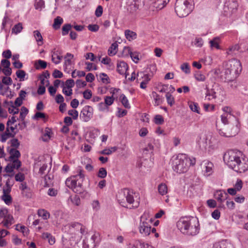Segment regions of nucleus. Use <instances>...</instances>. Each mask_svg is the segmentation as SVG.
<instances>
[{"mask_svg": "<svg viewBox=\"0 0 248 248\" xmlns=\"http://www.w3.org/2000/svg\"><path fill=\"white\" fill-rule=\"evenodd\" d=\"M15 180L17 182H22L25 180V175L23 173L19 172L16 174Z\"/></svg>", "mask_w": 248, "mask_h": 248, "instance_id": "052dcab7", "label": "nucleus"}, {"mask_svg": "<svg viewBox=\"0 0 248 248\" xmlns=\"http://www.w3.org/2000/svg\"><path fill=\"white\" fill-rule=\"evenodd\" d=\"M143 71L138 72L137 74L138 77H140V78H143L142 80L141 81L147 82L148 83L149 81L150 80L151 77L148 76V75H146L145 74Z\"/></svg>", "mask_w": 248, "mask_h": 248, "instance_id": "4c0bfd02", "label": "nucleus"}, {"mask_svg": "<svg viewBox=\"0 0 248 248\" xmlns=\"http://www.w3.org/2000/svg\"><path fill=\"white\" fill-rule=\"evenodd\" d=\"M77 172V174L67 178L65 181V184L69 188L72 189L74 192L80 194L82 193V189L78 190L77 185L78 181L83 182L85 175L83 174V171L80 169L78 170Z\"/></svg>", "mask_w": 248, "mask_h": 248, "instance_id": "6e6552de", "label": "nucleus"}, {"mask_svg": "<svg viewBox=\"0 0 248 248\" xmlns=\"http://www.w3.org/2000/svg\"><path fill=\"white\" fill-rule=\"evenodd\" d=\"M232 248V246L226 241L216 243L212 248Z\"/></svg>", "mask_w": 248, "mask_h": 248, "instance_id": "5701e85b", "label": "nucleus"}, {"mask_svg": "<svg viewBox=\"0 0 248 248\" xmlns=\"http://www.w3.org/2000/svg\"><path fill=\"white\" fill-rule=\"evenodd\" d=\"M38 215L45 220L49 217V213L44 209H39L38 211Z\"/></svg>", "mask_w": 248, "mask_h": 248, "instance_id": "72a5a7b5", "label": "nucleus"}, {"mask_svg": "<svg viewBox=\"0 0 248 248\" xmlns=\"http://www.w3.org/2000/svg\"><path fill=\"white\" fill-rule=\"evenodd\" d=\"M124 34L126 38L129 41L134 40L137 38V33L132 31L127 30L124 31Z\"/></svg>", "mask_w": 248, "mask_h": 248, "instance_id": "b1692460", "label": "nucleus"}, {"mask_svg": "<svg viewBox=\"0 0 248 248\" xmlns=\"http://www.w3.org/2000/svg\"><path fill=\"white\" fill-rule=\"evenodd\" d=\"M220 41V39L218 37H216L214 38L212 40L209 41V43L211 47H215L217 49H220V46L219 45V43Z\"/></svg>", "mask_w": 248, "mask_h": 248, "instance_id": "bb28decb", "label": "nucleus"}, {"mask_svg": "<svg viewBox=\"0 0 248 248\" xmlns=\"http://www.w3.org/2000/svg\"><path fill=\"white\" fill-rule=\"evenodd\" d=\"M33 35L36 41L39 43V45H41L43 44V39L42 37V36L40 32V31L38 30L34 31H33Z\"/></svg>", "mask_w": 248, "mask_h": 248, "instance_id": "2f4dec72", "label": "nucleus"}, {"mask_svg": "<svg viewBox=\"0 0 248 248\" xmlns=\"http://www.w3.org/2000/svg\"><path fill=\"white\" fill-rule=\"evenodd\" d=\"M8 131H9L8 129L7 128L6 132H5V133L4 134L2 135L1 140V142H5L8 138V137H14L15 135L14 134H13L11 133H9V132H7Z\"/></svg>", "mask_w": 248, "mask_h": 248, "instance_id": "4d7b16f0", "label": "nucleus"}, {"mask_svg": "<svg viewBox=\"0 0 248 248\" xmlns=\"http://www.w3.org/2000/svg\"><path fill=\"white\" fill-rule=\"evenodd\" d=\"M12 161V163H8L9 165H11V167H12L13 170L16 169H18L21 165V161L18 159H14L13 160H10Z\"/></svg>", "mask_w": 248, "mask_h": 248, "instance_id": "e433bc0d", "label": "nucleus"}, {"mask_svg": "<svg viewBox=\"0 0 248 248\" xmlns=\"http://www.w3.org/2000/svg\"><path fill=\"white\" fill-rule=\"evenodd\" d=\"M166 97L168 104L170 106H172L175 103L174 98L173 96L170 93L167 92L166 94Z\"/></svg>", "mask_w": 248, "mask_h": 248, "instance_id": "58836bf2", "label": "nucleus"}, {"mask_svg": "<svg viewBox=\"0 0 248 248\" xmlns=\"http://www.w3.org/2000/svg\"><path fill=\"white\" fill-rule=\"evenodd\" d=\"M139 9V4L136 1H133L127 7V10L130 13H134Z\"/></svg>", "mask_w": 248, "mask_h": 248, "instance_id": "a878e982", "label": "nucleus"}, {"mask_svg": "<svg viewBox=\"0 0 248 248\" xmlns=\"http://www.w3.org/2000/svg\"><path fill=\"white\" fill-rule=\"evenodd\" d=\"M100 240L99 233L95 232L90 239L84 241L83 247L84 248H95L99 245Z\"/></svg>", "mask_w": 248, "mask_h": 248, "instance_id": "1a4fd4ad", "label": "nucleus"}, {"mask_svg": "<svg viewBox=\"0 0 248 248\" xmlns=\"http://www.w3.org/2000/svg\"><path fill=\"white\" fill-rule=\"evenodd\" d=\"M201 166L202 172L205 176H209L213 172L214 165L211 162L207 160H203Z\"/></svg>", "mask_w": 248, "mask_h": 248, "instance_id": "9d476101", "label": "nucleus"}, {"mask_svg": "<svg viewBox=\"0 0 248 248\" xmlns=\"http://www.w3.org/2000/svg\"><path fill=\"white\" fill-rule=\"evenodd\" d=\"M21 112L20 113L19 118L22 121H24L26 116L28 113L29 110L28 109L25 107H22L21 109ZM23 124L25 125V123L23 122ZM26 125H25V126Z\"/></svg>", "mask_w": 248, "mask_h": 248, "instance_id": "c9c22d12", "label": "nucleus"}, {"mask_svg": "<svg viewBox=\"0 0 248 248\" xmlns=\"http://www.w3.org/2000/svg\"><path fill=\"white\" fill-rule=\"evenodd\" d=\"M158 190L159 193L161 195H164L168 192L167 186L164 183L159 184L158 186Z\"/></svg>", "mask_w": 248, "mask_h": 248, "instance_id": "7c9ffc66", "label": "nucleus"}, {"mask_svg": "<svg viewBox=\"0 0 248 248\" xmlns=\"http://www.w3.org/2000/svg\"><path fill=\"white\" fill-rule=\"evenodd\" d=\"M120 99L122 104L125 108H130L128 100L124 94H121Z\"/></svg>", "mask_w": 248, "mask_h": 248, "instance_id": "f704fd0d", "label": "nucleus"}, {"mask_svg": "<svg viewBox=\"0 0 248 248\" xmlns=\"http://www.w3.org/2000/svg\"><path fill=\"white\" fill-rule=\"evenodd\" d=\"M68 113L69 115L72 116L74 120L78 118V113L77 110L75 109H71L68 110Z\"/></svg>", "mask_w": 248, "mask_h": 248, "instance_id": "e2e57ef3", "label": "nucleus"}, {"mask_svg": "<svg viewBox=\"0 0 248 248\" xmlns=\"http://www.w3.org/2000/svg\"><path fill=\"white\" fill-rule=\"evenodd\" d=\"M46 62L41 60H38L35 64V66L36 69H45L46 68Z\"/></svg>", "mask_w": 248, "mask_h": 248, "instance_id": "473e14b6", "label": "nucleus"}, {"mask_svg": "<svg viewBox=\"0 0 248 248\" xmlns=\"http://www.w3.org/2000/svg\"><path fill=\"white\" fill-rule=\"evenodd\" d=\"M214 196L218 202H223L227 199L228 195L225 191L219 190L216 192Z\"/></svg>", "mask_w": 248, "mask_h": 248, "instance_id": "f3484780", "label": "nucleus"}, {"mask_svg": "<svg viewBox=\"0 0 248 248\" xmlns=\"http://www.w3.org/2000/svg\"><path fill=\"white\" fill-rule=\"evenodd\" d=\"M192 0H177L175 11L178 16L184 17L188 16L193 10Z\"/></svg>", "mask_w": 248, "mask_h": 248, "instance_id": "39448f33", "label": "nucleus"}, {"mask_svg": "<svg viewBox=\"0 0 248 248\" xmlns=\"http://www.w3.org/2000/svg\"><path fill=\"white\" fill-rule=\"evenodd\" d=\"M239 131V123L238 120L224 125L223 128L218 130L219 135L225 137H232L235 136Z\"/></svg>", "mask_w": 248, "mask_h": 248, "instance_id": "0eeeda50", "label": "nucleus"}, {"mask_svg": "<svg viewBox=\"0 0 248 248\" xmlns=\"http://www.w3.org/2000/svg\"><path fill=\"white\" fill-rule=\"evenodd\" d=\"M89 31L93 32H96L99 30V26L97 24H90L88 26Z\"/></svg>", "mask_w": 248, "mask_h": 248, "instance_id": "680f3d73", "label": "nucleus"}, {"mask_svg": "<svg viewBox=\"0 0 248 248\" xmlns=\"http://www.w3.org/2000/svg\"><path fill=\"white\" fill-rule=\"evenodd\" d=\"M13 80L10 77H3L1 83L6 85H10L12 84Z\"/></svg>", "mask_w": 248, "mask_h": 248, "instance_id": "bf43d9fd", "label": "nucleus"}, {"mask_svg": "<svg viewBox=\"0 0 248 248\" xmlns=\"http://www.w3.org/2000/svg\"><path fill=\"white\" fill-rule=\"evenodd\" d=\"M93 114V108L89 106H85L81 110L80 114V117L84 121L88 122L91 118Z\"/></svg>", "mask_w": 248, "mask_h": 248, "instance_id": "f8f14e48", "label": "nucleus"}, {"mask_svg": "<svg viewBox=\"0 0 248 248\" xmlns=\"http://www.w3.org/2000/svg\"><path fill=\"white\" fill-rule=\"evenodd\" d=\"M188 157L186 154H179L173 161L172 168L179 173H185L188 170Z\"/></svg>", "mask_w": 248, "mask_h": 248, "instance_id": "423d86ee", "label": "nucleus"}, {"mask_svg": "<svg viewBox=\"0 0 248 248\" xmlns=\"http://www.w3.org/2000/svg\"><path fill=\"white\" fill-rule=\"evenodd\" d=\"M118 46L116 42L112 43L108 49V55L110 56L115 55L117 52Z\"/></svg>", "mask_w": 248, "mask_h": 248, "instance_id": "393cba45", "label": "nucleus"}, {"mask_svg": "<svg viewBox=\"0 0 248 248\" xmlns=\"http://www.w3.org/2000/svg\"><path fill=\"white\" fill-rule=\"evenodd\" d=\"M9 154L10 155L9 160H13L14 159H18L20 156L21 154L18 150L15 148H11L9 150Z\"/></svg>", "mask_w": 248, "mask_h": 248, "instance_id": "412c9836", "label": "nucleus"}, {"mask_svg": "<svg viewBox=\"0 0 248 248\" xmlns=\"http://www.w3.org/2000/svg\"><path fill=\"white\" fill-rule=\"evenodd\" d=\"M16 230L21 232L23 233L24 235H28L29 232V229L25 227L24 226H18V225H17Z\"/></svg>", "mask_w": 248, "mask_h": 248, "instance_id": "a18cd8bd", "label": "nucleus"}, {"mask_svg": "<svg viewBox=\"0 0 248 248\" xmlns=\"http://www.w3.org/2000/svg\"><path fill=\"white\" fill-rule=\"evenodd\" d=\"M62 58V56L59 55L58 51L53 52L52 55V61L55 64H59L60 62V60Z\"/></svg>", "mask_w": 248, "mask_h": 248, "instance_id": "cd10ccee", "label": "nucleus"}, {"mask_svg": "<svg viewBox=\"0 0 248 248\" xmlns=\"http://www.w3.org/2000/svg\"><path fill=\"white\" fill-rule=\"evenodd\" d=\"M2 200H3L4 202L7 205H9L12 203V197L9 194H5L4 190V194H3V195L2 196Z\"/></svg>", "mask_w": 248, "mask_h": 248, "instance_id": "79ce46f5", "label": "nucleus"}, {"mask_svg": "<svg viewBox=\"0 0 248 248\" xmlns=\"http://www.w3.org/2000/svg\"><path fill=\"white\" fill-rule=\"evenodd\" d=\"M181 70L186 74H189L190 72V67L188 63H184L181 66Z\"/></svg>", "mask_w": 248, "mask_h": 248, "instance_id": "6e6d98bb", "label": "nucleus"}, {"mask_svg": "<svg viewBox=\"0 0 248 248\" xmlns=\"http://www.w3.org/2000/svg\"><path fill=\"white\" fill-rule=\"evenodd\" d=\"M169 2V0H150L149 8L153 10H160L162 9Z\"/></svg>", "mask_w": 248, "mask_h": 248, "instance_id": "9b49d317", "label": "nucleus"}, {"mask_svg": "<svg viewBox=\"0 0 248 248\" xmlns=\"http://www.w3.org/2000/svg\"><path fill=\"white\" fill-rule=\"evenodd\" d=\"M141 244V240H135L133 243L128 244L127 248H138V246Z\"/></svg>", "mask_w": 248, "mask_h": 248, "instance_id": "8fccbe9b", "label": "nucleus"}, {"mask_svg": "<svg viewBox=\"0 0 248 248\" xmlns=\"http://www.w3.org/2000/svg\"><path fill=\"white\" fill-rule=\"evenodd\" d=\"M132 52L130 47L125 46L123 49L122 55L124 57H128L129 55L131 56Z\"/></svg>", "mask_w": 248, "mask_h": 248, "instance_id": "3c124183", "label": "nucleus"}, {"mask_svg": "<svg viewBox=\"0 0 248 248\" xmlns=\"http://www.w3.org/2000/svg\"><path fill=\"white\" fill-rule=\"evenodd\" d=\"M206 93L205 99L208 100H211L213 99L217 98V92L215 88H212L211 89H208L207 87L206 88Z\"/></svg>", "mask_w": 248, "mask_h": 248, "instance_id": "a211bd4d", "label": "nucleus"}, {"mask_svg": "<svg viewBox=\"0 0 248 248\" xmlns=\"http://www.w3.org/2000/svg\"><path fill=\"white\" fill-rule=\"evenodd\" d=\"M63 22V19L60 16H57L54 19L53 27L55 30H58L60 28L61 25Z\"/></svg>", "mask_w": 248, "mask_h": 248, "instance_id": "c85d7f7f", "label": "nucleus"}, {"mask_svg": "<svg viewBox=\"0 0 248 248\" xmlns=\"http://www.w3.org/2000/svg\"><path fill=\"white\" fill-rule=\"evenodd\" d=\"M200 148L203 150L206 149L208 145L207 138L206 135L202 136L198 141Z\"/></svg>", "mask_w": 248, "mask_h": 248, "instance_id": "aec40b11", "label": "nucleus"}, {"mask_svg": "<svg viewBox=\"0 0 248 248\" xmlns=\"http://www.w3.org/2000/svg\"><path fill=\"white\" fill-rule=\"evenodd\" d=\"M34 6L36 9L41 10L45 7V2L43 0H35Z\"/></svg>", "mask_w": 248, "mask_h": 248, "instance_id": "a19ab883", "label": "nucleus"}, {"mask_svg": "<svg viewBox=\"0 0 248 248\" xmlns=\"http://www.w3.org/2000/svg\"><path fill=\"white\" fill-rule=\"evenodd\" d=\"M134 193L128 188H124L119 191L117 195V199L119 203L123 207H128L127 203L132 204V207L137 208L140 204V197L135 195Z\"/></svg>", "mask_w": 248, "mask_h": 248, "instance_id": "7ed1b4c3", "label": "nucleus"}, {"mask_svg": "<svg viewBox=\"0 0 248 248\" xmlns=\"http://www.w3.org/2000/svg\"><path fill=\"white\" fill-rule=\"evenodd\" d=\"M99 78L103 83L108 84L109 82V78L108 77L105 73H101L99 75Z\"/></svg>", "mask_w": 248, "mask_h": 248, "instance_id": "de8ad7c7", "label": "nucleus"}, {"mask_svg": "<svg viewBox=\"0 0 248 248\" xmlns=\"http://www.w3.org/2000/svg\"><path fill=\"white\" fill-rule=\"evenodd\" d=\"M65 85L68 89H71L75 85L74 80L72 79H67L65 82Z\"/></svg>", "mask_w": 248, "mask_h": 248, "instance_id": "774afa93", "label": "nucleus"}, {"mask_svg": "<svg viewBox=\"0 0 248 248\" xmlns=\"http://www.w3.org/2000/svg\"><path fill=\"white\" fill-rule=\"evenodd\" d=\"M156 71V68L155 64H150L147 66L143 72L146 75H148L150 77H152Z\"/></svg>", "mask_w": 248, "mask_h": 248, "instance_id": "4be33fe9", "label": "nucleus"}, {"mask_svg": "<svg viewBox=\"0 0 248 248\" xmlns=\"http://www.w3.org/2000/svg\"><path fill=\"white\" fill-rule=\"evenodd\" d=\"M11 145L14 148H17L20 145V142L17 139H13L10 140Z\"/></svg>", "mask_w": 248, "mask_h": 248, "instance_id": "69168bd1", "label": "nucleus"}, {"mask_svg": "<svg viewBox=\"0 0 248 248\" xmlns=\"http://www.w3.org/2000/svg\"><path fill=\"white\" fill-rule=\"evenodd\" d=\"M242 70V66L240 61L236 59L229 60L226 64L224 75V78L226 80L235 79Z\"/></svg>", "mask_w": 248, "mask_h": 248, "instance_id": "20e7f679", "label": "nucleus"}, {"mask_svg": "<svg viewBox=\"0 0 248 248\" xmlns=\"http://www.w3.org/2000/svg\"><path fill=\"white\" fill-rule=\"evenodd\" d=\"M177 227L182 233L187 235H196L200 230L198 219L193 217H181L177 222Z\"/></svg>", "mask_w": 248, "mask_h": 248, "instance_id": "f03ea898", "label": "nucleus"}, {"mask_svg": "<svg viewBox=\"0 0 248 248\" xmlns=\"http://www.w3.org/2000/svg\"><path fill=\"white\" fill-rule=\"evenodd\" d=\"M83 97L86 99H90L92 96V93L91 90L87 89L83 93Z\"/></svg>", "mask_w": 248, "mask_h": 248, "instance_id": "338daca9", "label": "nucleus"}, {"mask_svg": "<svg viewBox=\"0 0 248 248\" xmlns=\"http://www.w3.org/2000/svg\"><path fill=\"white\" fill-rule=\"evenodd\" d=\"M221 119L222 122L224 124V125L233 122V121L237 120V119L231 113H224L221 116Z\"/></svg>", "mask_w": 248, "mask_h": 248, "instance_id": "2eb2a0df", "label": "nucleus"}, {"mask_svg": "<svg viewBox=\"0 0 248 248\" xmlns=\"http://www.w3.org/2000/svg\"><path fill=\"white\" fill-rule=\"evenodd\" d=\"M16 75L20 81H22L24 80L26 73L24 70H18L16 72Z\"/></svg>", "mask_w": 248, "mask_h": 248, "instance_id": "c03bdc74", "label": "nucleus"}, {"mask_svg": "<svg viewBox=\"0 0 248 248\" xmlns=\"http://www.w3.org/2000/svg\"><path fill=\"white\" fill-rule=\"evenodd\" d=\"M72 27V26L70 24H64L62 28V35L63 36L67 35Z\"/></svg>", "mask_w": 248, "mask_h": 248, "instance_id": "ea45409f", "label": "nucleus"}, {"mask_svg": "<svg viewBox=\"0 0 248 248\" xmlns=\"http://www.w3.org/2000/svg\"><path fill=\"white\" fill-rule=\"evenodd\" d=\"M164 122L163 117L160 115H156L155 117V123L156 124H162Z\"/></svg>", "mask_w": 248, "mask_h": 248, "instance_id": "13d9d810", "label": "nucleus"}, {"mask_svg": "<svg viewBox=\"0 0 248 248\" xmlns=\"http://www.w3.org/2000/svg\"><path fill=\"white\" fill-rule=\"evenodd\" d=\"M23 29L22 25L21 23L15 25L12 29V32L17 34L20 32Z\"/></svg>", "mask_w": 248, "mask_h": 248, "instance_id": "37998d69", "label": "nucleus"}, {"mask_svg": "<svg viewBox=\"0 0 248 248\" xmlns=\"http://www.w3.org/2000/svg\"><path fill=\"white\" fill-rule=\"evenodd\" d=\"M69 200L75 205L78 206L80 204V198L77 196H75L74 197H70Z\"/></svg>", "mask_w": 248, "mask_h": 248, "instance_id": "864d4df0", "label": "nucleus"}, {"mask_svg": "<svg viewBox=\"0 0 248 248\" xmlns=\"http://www.w3.org/2000/svg\"><path fill=\"white\" fill-rule=\"evenodd\" d=\"M194 43L196 46L201 47L203 45V41L201 38H196Z\"/></svg>", "mask_w": 248, "mask_h": 248, "instance_id": "0e129e2a", "label": "nucleus"}, {"mask_svg": "<svg viewBox=\"0 0 248 248\" xmlns=\"http://www.w3.org/2000/svg\"><path fill=\"white\" fill-rule=\"evenodd\" d=\"M107 171L106 169L104 168H101L99 170L97 176L101 178H104L107 176Z\"/></svg>", "mask_w": 248, "mask_h": 248, "instance_id": "49530a36", "label": "nucleus"}, {"mask_svg": "<svg viewBox=\"0 0 248 248\" xmlns=\"http://www.w3.org/2000/svg\"><path fill=\"white\" fill-rule=\"evenodd\" d=\"M105 104L106 105V106L108 107V106H109L111 105L114 101V98H113V96H107L105 97Z\"/></svg>", "mask_w": 248, "mask_h": 248, "instance_id": "603ef678", "label": "nucleus"}, {"mask_svg": "<svg viewBox=\"0 0 248 248\" xmlns=\"http://www.w3.org/2000/svg\"><path fill=\"white\" fill-rule=\"evenodd\" d=\"M241 152L231 150L225 154L224 160L226 162L228 167L234 171L242 173L248 170V161L241 158Z\"/></svg>", "mask_w": 248, "mask_h": 248, "instance_id": "f257e3e1", "label": "nucleus"}, {"mask_svg": "<svg viewBox=\"0 0 248 248\" xmlns=\"http://www.w3.org/2000/svg\"><path fill=\"white\" fill-rule=\"evenodd\" d=\"M194 77L196 79L200 81H204L205 80V76L200 72H197L195 74Z\"/></svg>", "mask_w": 248, "mask_h": 248, "instance_id": "09e8293b", "label": "nucleus"}, {"mask_svg": "<svg viewBox=\"0 0 248 248\" xmlns=\"http://www.w3.org/2000/svg\"><path fill=\"white\" fill-rule=\"evenodd\" d=\"M235 79H232L231 80H226L224 79L225 81L228 83V86L232 89H234L237 87V84Z\"/></svg>", "mask_w": 248, "mask_h": 248, "instance_id": "5fc2aeb1", "label": "nucleus"}, {"mask_svg": "<svg viewBox=\"0 0 248 248\" xmlns=\"http://www.w3.org/2000/svg\"><path fill=\"white\" fill-rule=\"evenodd\" d=\"M117 68V71L120 74H125V77H127L126 71L128 69V65L126 62L124 61H118Z\"/></svg>", "mask_w": 248, "mask_h": 248, "instance_id": "4468645a", "label": "nucleus"}, {"mask_svg": "<svg viewBox=\"0 0 248 248\" xmlns=\"http://www.w3.org/2000/svg\"><path fill=\"white\" fill-rule=\"evenodd\" d=\"M144 219V217H141V222L139 227L140 232L143 234L148 235L151 232V227L148 225V222L146 221L143 220Z\"/></svg>", "mask_w": 248, "mask_h": 248, "instance_id": "ddd939ff", "label": "nucleus"}, {"mask_svg": "<svg viewBox=\"0 0 248 248\" xmlns=\"http://www.w3.org/2000/svg\"><path fill=\"white\" fill-rule=\"evenodd\" d=\"M238 6L236 0H228L225 3L224 8H227L232 13L237 10Z\"/></svg>", "mask_w": 248, "mask_h": 248, "instance_id": "dca6fc26", "label": "nucleus"}, {"mask_svg": "<svg viewBox=\"0 0 248 248\" xmlns=\"http://www.w3.org/2000/svg\"><path fill=\"white\" fill-rule=\"evenodd\" d=\"M1 223L3 224V226L9 228L10 226L14 223V218L13 216L10 214L7 215L1 222Z\"/></svg>", "mask_w": 248, "mask_h": 248, "instance_id": "6ab92c4d", "label": "nucleus"}, {"mask_svg": "<svg viewBox=\"0 0 248 248\" xmlns=\"http://www.w3.org/2000/svg\"><path fill=\"white\" fill-rule=\"evenodd\" d=\"M189 107L190 109L195 112H196L198 114H200V108L199 107L198 104L197 103L194 102H189L188 103Z\"/></svg>", "mask_w": 248, "mask_h": 248, "instance_id": "c756f323", "label": "nucleus"}]
</instances>
